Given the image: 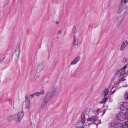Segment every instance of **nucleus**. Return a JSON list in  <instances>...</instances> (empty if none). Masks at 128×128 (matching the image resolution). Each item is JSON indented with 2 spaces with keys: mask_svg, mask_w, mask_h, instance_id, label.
I'll return each instance as SVG.
<instances>
[{
  "mask_svg": "<svg viewBox=\"0 0 128 128\" xmlns=\"http://www.w3.org/2000/svg\"><path fill=\"white\" fill-rule=\"evenodd\" d=\"M40 94H43L44 93V92L43 90H42L39 92Z\"/></svg>",
  "mask_w": 128,
  "mask_h": 128,
  "instance_id": "473e14b6",
  "label": "nucleus"
},
{
  "mask_svg": "<svg viewBox=\"0 0 128 128\" xmlns=\"http://www.w3.org/2000/svg\"><path fill=\"white\" fill-rule=\"evenodd\" d=\"M89 109L88 108H87L86 109V110H88Z\"/></svg>",
  "mask_w": 128,
  "mask_h": 128,
  "instance_id": "79ce46f5",
  "label": "nucleus"
},
{
  "mask_svg": "<svg viewBox=\"0 0 128 128\" xmlns=\"http://www.w3.org/2000/svg\"><path fill=\"white\" fill-rule=\"evenodd\" d=\"M44 68V66L42 64L38 65L37 67L36 70L38 72H39Z\"/></svg>",
  "mask_w": 128,
  "mask_h": 128,
  "instance_id": "9b49d317",
  "label": "nucleus"
},
{
  "mask_svg": "<svg viewBox=\"0 0 128 128\" xmlns=\"http://www.w3.org/2000/svg\"><path fill=\"white\" fill-rule=\"evenodd\" d=\"M120 8L122 9H125L127 7L126 3L121 0L120 4L119 6Z\"/></svg>",
  "mask_w": 128,
  "mask_h": 128,
  "instance_id": "1a4fd4ad",
  "label": "nucleus"
},
{
  "mask_svg": "<svg viewBox=\"0 0 128 128\" xmlns=\"http://www.w3.org/2000/svg\"><path fill=\"white\" fill-rule=\"evenodd\" d=\"M58 23H59L58 22H56V24H58Z\"/></svg>",
  "mask_w": 128,
  "mask_h": 128,
  "instance_id": "a19ab883",
  "label": "nucleus"
},
{
  "mask_svg": "<svg viewBox=\"0 0 128 128\" xmlns=\"http://www.w3.org/2000/svg\"><path fill=\"white\" fill-rule=\"evenodd\" d=\"M4 58L5 57L3 56L2 58H0V63H1L2 62V61L4 60Z\"/></svg>",
  "mask_w": 128,
  "mask_h": 128,
  "instance_id": "2f4dec72",
  "label": "nucleus"
},
{
  "mask_svg": "<svg viewBox=\"0 0 128 128\" xmlns=\"http://www.w3.org/2000/svg\"><path fill=\"white\" fill-rule=\"evenodd\" d=\"M117 118L120 121H124L128 118L127 114H124L122 112H120L117 114L116 115Z\"/></svg>",
  "mask_w": 128,
  "mask_h": 128,
  "instance_id": "7ed1b4c3",
  "label": "nucleus"
},
{
  "mask_svg": "<svg viewBox=\"0 0 128 128\" xmlns=\"http://www.w3.org/2000/svg\"><path fill=\"white\" fill-rule=\"evenodd\" d=\"M124 20L123 18H122V16H118L117 19L118 24L120 25L122 22V20Z\"/></svg>",
  "mask_w": 128,
  "mask_h": 128,
  "instance_id": "f8f14e48",
  "label": "nucleus"
},
{
  "mask_svg": "<svg viewBox=\"0 0 128 128\" xmlns=\"http://www.w3.org/2000/svg\"><path fill=\"white\" fill-rule=\"evenodd\" d=\"M28 98H29V96H28V95H26L25 97V98H26V100H29L28 99Z\"/></svg>",
  "mask_w": 128,
  "mask_h": 128,
  "instance_id": "c756f323",
  "label": "nucleus"
},
{
  "mask_svg": "<svg viewBox=\"0 0 128 128\" xmlns=\"http://www.w3.org/2000/svg\"><path fill=\"white\" fill-rule=\"evenodd\" d=\"M76 28L75 26H74L72 28V32L74 33H75L76 32Z\"/></svg>",
  "mask_w": 128,
  "mask_h": 128,
  "instance_id": "bb28decb",
  "label": "nucleus"
},
{
  "mask_svg": "<svg viewBox=\"0 0 128 128\" xmlns=\"http://www.w3.org/2000/svg\"><path fill=\"white\" fill-rule=\"evenodd\" d=\"M24 113L23 112H19L14 114V120L19 122L22 120L24 116Z\"/></svg>",
  "mask_w": 128,
  "mask_h": 128,
  "instance_id": "20e7f679",
  "label": "nucleus"
},
{
  "mask_svg": "<svg viewBox=\"0 0 128 128\" xmlns=\"http://www.w3.org/2000/svg\"><path fill=\"white\" fill-rule=\"evenodd\" d=\"M124 9H122L121 8H120V7L118 6V10L117 13L118 14H120L121 12Z\"/></svg>",
  "mask_w": 128,
  "mask_h": 128,
  "instance_id": "412c9836",
  "label": "nucleus"
},
{
  "mask_svg": "<svg viewBox=\"0 0 128 128\" xmlns=\"http://www.w3.org/2000/svg\"><path fill=\"white\" fill-rule=\"evenodd\" d=\"M115 128H123L122 124L120 123H116L114 126Z\"/></svg>",
  "mask_w": 128,
  "mask_h": 128,
  "instance_id": "a211bd4d",
  "label": "nucleus"
},
{
  "mask_svg": "<svg viewBox=\"0 0 128 128\" xmlns=\"http://www.w3.org/2000/svg\"><path fill=\"white\" fill-rule=\"evenodd\" d=\"M108 90L107 88H106L104 90L102 93V95L104 96H106L108 93Z\"/></svg>",
  "mask_w": 128,
  "mask_h": 128,
  "instance_id": "ddd939ff",
  "label": "nucleus"
},
{
  "mask_svg": "<svg viewBox=\"0 0 128 128\" xmlns=\"http://www.w3.org/2000/svg\"><path fill=\"white\" fill-rule=\"evenodd\" d=\"M108 99V98L107 96H104V98H103L102 101L100 102V103L101 104H102L105 102Z\"/></svg>",
  "mask_w": 128,
  "mask_h": 128,
  "instance_id": "6ab92c4d",
  "label": "nucleus"
},
{
  "mask_svg": "<svg viewBox=\"0 0 128 128\" xmlns=\"http://www.w3.org/2000/svg\"><path fill=\"white\" fill-rule=\"evenodd\" d=\"M128 44V41L127 40H124L120 48V50L121 51H123L126 46Z\"/></svg>",
  "mask_w": 128,
  "mask_h": 128,
  "instance_id": "423d86ee",
  "label": "nucleus"
},
{
  "mask_svg": "<svg viewBox=\"0 0 128 128\" xmlns=\"http://www.w3.org/2000/svg\"><path fill=\"white\" fill-rule=\"evenodd\" d=\"M127 60L126 58H124L123 60V61L124 62H127Z\"/></svg>",
  "mask_w": 128,
  "mask_h": 128,
  "instance_id": "72a5a7b5",
  "label": "nucleus"
},
{
  "mask_svg": "<svg viewBox=\"0 0 128 128\" xmlns=\"http://www.w3.org/2000/svg\"><path fill=\"white\" fill-rule=\"evenodd\" d=\"M80 124L81 123L80 122L77 123L75 128H83L82 127V125H80Z\"/></svg>",
  "mask_w": 128,
  "mask_h": 128,
  "instance_id": "aec40b11",
  "label": "nucleus"
},
{
  "mask_svg": "<svg viewBox=\"0 0 128 128\" xmlns=\"http://www.w3.org/2000/svg\"><path fill=\"white\" fill-rule=\"evenodd\" d=\"M120 109L122 110H125L128 108V104L126 102L121 104L120 106Z\"/></svg>",
  "mask_w": 128,
  "mask_h": 128,
  "instance_id": "39448f33",
  "label": "nucleus"
},
{
  "mask_svg": "<svg viewBox=\"0 0 128 128\" xmlns=\"http://www.w3.org/2000/svg\"><path fill=\"white\" fill-rule=\"evenodd\" d=\"M80 59V56L76 57L74 59V60L72 62L71 64L74 65L76 64Z\"/></svg>",
  "mask_w": 128,
  "mask_h": 128,
  "instance_id": "9d476101",
  "label": "nucleus"
},
{
  "mask_svg": "<svg viewBox=\"0 0 128 128\" xmlns=\"http://www.w3.org/2000/svg\"><path fill=\"white\" fill-rule=\"evenodd\" d=\"M20 50V48H17L15 49V53L17 57H18L19 55Z\"/></svg>",
  "mask_w": 128,
  "mask_h": 128,
  "instance_id": "dca6fc26",
  "label": "nucleus"
},
{
  "mask_svg": "<svg viewBox=\"0 0 128 128\" xmlns=\"http://www.w3.org/2000/svg\"><path fill=\"white\" fill-rule=\"evenodd\" d=\"M100 111V109H97L96 110V112L97 113H98Z\"/></svg>",
  "mask_w": 128,
  "mask_h": 128,
  "instance_id": "e433bc0d",
  "label": "nucleus"
},
{
  "mask_svg": "<svg viewBox=\"0 0 128 128\" xmlns=\"http://www.w3.org/2000/svg\"><path fill=\"white\" fill-rule=\"evenodd\" d=\"M34 96L36 95L37 96H38L40 95V94L39 92H37L34 93Z\"/></svg>",
  "mask_w": 128,
  "mask_h": 128,
  "instance_id": "cd10ccee",
  "label": "nucleus"
},
{
  "mask_svg": "<svg viewBox=\"0 0 128 128\" xmlns=\"http://www.w3.org/2000/svg\"><path fill=\"white\" fill-rule=\"evenodd\" d=\"M113 88H114V87H112V89H111V90H110V91H111L112 90V89H113Z\"/></svg>",
  "mask_w": 128,
  "mask_h": 128,
  "instance_id": "ea45409f",
  "label": "nucleus"
},
{
  "mask_svg": "<svg viewBox=\"0 0 128 128\" xmlns=\"http://www.w3.org/2000/svg\"><path fill=\"white\" fill-rule=\"evenodd\" d=\"M56 92V89L54 88L53 90L47 94L42 103L41 106L42 108L47 109V105L48 102L52 99L55 95Z\"/></svg>",
  "mask_w": 128,
  "mask_h": 128,
  "instance_id": "f257e3e1",
  "label": "nucleus"
},
{
  "mask_svg": "<svg viewBox=\"0 0 128 128\" xmlns=\"http://www.w3.org/2000/svg\"><path fill=\"white\" fill-rule=\"evenodd\" d=\"M124 80V78H121L119 80H118L117 82L116 83V85H117L119 84V83L120 82V81H123Z\"/></svg>",
  "mask_w": 128,
  "mask_h": 128,
  "instance_id": "5701e85b",
  "label": "nucleus"
},
{
  "mask_svg": "<svg viewBox=\"0 0 128 128\" xmlns=\"http://www.w3.org/2000/svg\"><path fill=\"white\" fill-rule=\"evenodd\" d=\"M116 91V90H114V91L113 92H111V93H112V94H113Z\"/></svg>",
  "mask_w": 128,
  "mask_h": 128,
  "instance_id": "58836bf2",
  "label": "nucleus"
},
{
  "mask_svg": "<svg viewBox=\"0 0 128 128\" xmlns=\"http://www.w3.org/2000/svg\"><path fill=\"white\" fill-rule=\"evenodd\" d=\"M62 30H59V31H58V34H60V33L62 32Z\"/></svg>",
  "mask_w": 128,
  "mask_h": 128,
  "instance_id": "f704fd0d",
  "label": "nucleus"
},
{
  "mask_svg": "<svg viewBox=\"0 0 128 128\" xmlns=\"http://www.w3.org/2000/svg\"><path fill=\"white\" fill-rule=\"evenodd\" d=\"M81 120L80 125H82L84 123L86 120L85 114L84 113H82L81 114Z\"/></svg>",
  "mask_w": 128,
  "mask_h": 128,
  "instance_id": "0eeeda50",
  "label": "nucleus"
},
{
  "mask_svg": "<svg viewBox=\"0 0 128 128\" xmlns=\"http://www.w3.org/2000/svg\"><path fill=\"white\" fill-rule=\"evenodd\" d=\"M128 68V65H127L120 69L118 70L115 74V75L118 77H120L124 74L125 76H127L128 75V70L126 73L125 71L126 69Z\"/></svg>",
  "mask_w": 128,
  "mask_h": 128,
  "instance_id": "f03ea898",
  "label": "nucleus"
},
{
  "mask_svg": "<svg viewBox=\"0 0 128 128\" xmlns=\"http://www.w3.org/2000/svg\"><path fill=\"white\" fill-rule=\"evenodd\" d=\"M14 115L12 116H8L6 119L8 121L10 122L14 119Z\"/></svg>",
  "mask_w": 128,
  "mask_h": 128,
  "instance_id": "2eb2a0df",
  "label": "nucleus"
},
{
  "mask_svg": "<svg viewBox=\"0 0 128 128\" xmlns=\"http://www.w3.org/2000/svg\"><path fill=\"white\" fill-rule=\"evenodd\" d=\"M22 0H18L17 2V6H20L22 4Z\"/></svg>",
  "mask_w": 128,
  "mask_h": 128,
  "instance_id": "4be33fe9",
  "label": "nucleus"
},
{
  "mask_svg": "<svg viewBox=\"0 0 128 128\" xmlns=\"http://www.w3.org/2000/svg\"><path fill=\"white\" fill-rule=\"evenodd\" d=\"M34 94L32 95L30 94L29 95V98H32L34 97Z\"/></svg>",
  "mask_w": 128,
  "mask_h": 128,
  "instance_id": "7c9ffc66",
  "label": "nucleus"
},
{
  "mask_svg": "<svg viewBox=\"0 0 128 128\" xmlns=\"http://www.w3.org/2000/svg\"><path fill=\"white\" fill-rule=\"evenodd\" d=\"M97 120L96 116H92L88 118L87 120L88 122H91L92 123H94L95 121Z\"/></svg>",
  "mask_w": 128,
  "mask_h": 128,
  "instance_id": "6e6552de",
  "label": "nucleus"
},
{
  "mask_svg": "<svg viewBox=\"0 0 128 128\" xmlns=\"http://www.w3.org/2000/svg\"><path fill=\"white\" fill-rule=\"evenodd\" d=\"M127 15V13L126 12H124L123 13V14H122V18H123L124 19V18Z\"/></svg>",
  "mask_w": 128,
  "mask_h": 128,
  "instance_id": "393cba45",
  "label": "nucleus"
},
{
  "mask_svg": "<svg viewBox=\"0 0 128 128\" xmlns=\"http://www.w3.org/2000/svg\"><path fill=\"white\" fill-rule=\"evenodd\" d=\"M74 45H77L78 44H76L75 42V38L74 39Z\"/></svg>",
  "mask_w": 128,
  "mask_h": 128,
  "instance_id": "4c0bfd02",
  "label": "nucleus"
},
{
  "mask_svg": "<svg viewBox=\"0 0 128 128\" xmlns=\"http://www.w3.org/2000/svg\"><path fill=\"white\" fill-rule=\"evenodd\" d=\"M123 128H128V121L123 122L122 124Z\"/></svg>",
  "mask_w": 128,
  "mask_h": 128,
  "instance_id": "f3484780",
  "label": "nucleus"
},
{
  "mask_svg": "<svg viewBox=\"0 0 128 128\" xmlns=\"http://www.w3.org/2000/svg\"><path fill=\"white\" fill-rule=\"evenodd\" d=\"M30 100H27L25 101V108L26 109H28L30 106Z\"/></svg>",
  "mask_w": 128,
  "mask_h": 128,
  "instance_id": "4468645a",
  "label": "nucleus"
},
{
  "mask_svg": "<svg viewBox=\"0 0 128 128\" xmlns=\"http://www.w3.org/2000/svg\"><path fill=\"white\" fill-rule=\"evenodd\" d=\"M34 128L35 126L34 125L30 124L28 126L27 128Z\"/></svg>",
  "mask_w": 128,
  "mask_h": 128,
  "instance_id": "c85d7f7f",
  "label": "nucleus"
},
{
  "mask_svg": "<svg viewBox=\"0 0 128 128\" xmlns=\"http://www.w3.org/2000/svg\"><path fill=\"white\" fill-rule=\"evenodd\" d=\"M106 112V110L104 109L103 111V114L102 115V116Z\"/></svg>",
  "mask_w": 128,
  "mask_h": 128,
  "instance_id": "c9c22d12",
  "label": "nucleus"
},
{
  "mask_svg": "<svg viewBox=\"0 0 128 128\" xmlns=\"http://www.w3.org/2000/svg\"><path fill=\"white\" fill-rule=\"evenodd\" d=\"M10 0H5L4 2V6H6L7 5L8 3Z\"/></svg>",
  "mask_w": 128,
  "mask_h": 128,
  "instance_id": "a878e982",
  "label": "nucleus"
},
{
  "mask_svg": "<svg viewBox=\"0 0 128 128\" xmlns=\"http://www.w3.org/2000/svg\"><path fill=\"white\" fill-rule=\"evenodd\" d=\"M124 97L125 99L128 100V92H126L124 94Z\"/></svg>",
  "mask_w": 128,
  "mask_h": 128,
  "instance_id": "b1692460",
  "label": "nucleus"
}]
</instances>
